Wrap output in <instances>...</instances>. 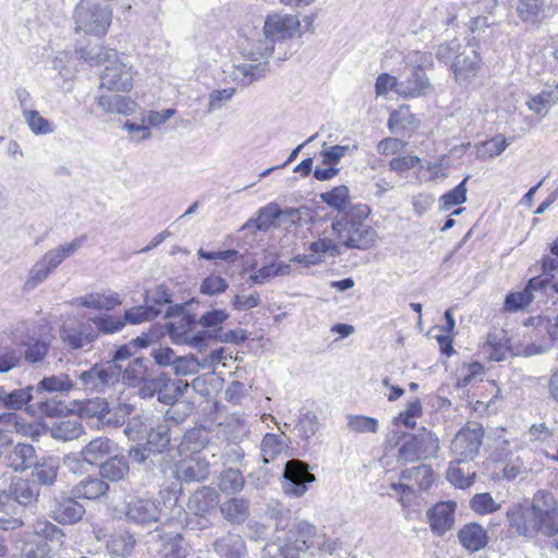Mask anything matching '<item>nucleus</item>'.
Masks as SVG:
<instances>
[{
    "label": "nucleus",
    "mask_w": 558,
    "mask_h": 558,
    "mask_svg": "<svg viewBox=\"0 0 558 558\" xmlns=\"http://www.w3.org/2000/svg\"><path fill=\"white\" fill-rule=\"evenodd\" d=\"M461 545L469 551H478L488 543L486 531L477 523L464 525L458 533Z\"/></svg>",
    "instance_id": "obj_36"
},
{
    "label": "nucleus",
    "mask_w": 558,
    "mask_h": 558,
    "mask_svg": "<svg viewBox=\"0 0 558 558\" xmlns=\"http://www.w3.org/2000/svg\"><path fill=\"white\" fill-rule=\"evenodd\" d=\"M244 486V477L240 470L228 468L221 472L219 487L226 494H235Z\"/></svg>",
    "instance_id": "obj_57"
},
{
    "label": "nucleus",
    "mask_w": 558,
    "mask_h": 558,
    "mask_svg": "<svg viewBox=\"0 0 558 558\" xmlns=\"http://www.w3.org/2000/svg\"><path fill=\"white\" fill-rule=\"evenodd\" d=\"M234 421L239 425V433L228 437V444L220 454V459L225 464H235L244 458V450L240 442L247 436L250 428L245 418H232V422Z\"/></svg>",
    "instance_id": "obj_26"
},
{
    "label": "nucleus",
    "mask_w": 558,
    "mask_h": 558,
    "mask_svg": "<svg viewBox=\"0 0 558 558\" xmlns=\"http://www.w3.org/2000/svg\"><path fill=\"white\" fill-rule=\"evenodd\" d=\"M509 525L515 532L527 539L536 537L539 533L550 534L555 532L546 524L532 506L523 507L521 505H512L507 511Z\"/></svg>",
    "instance_id": "obj_6"
},
{
    "label": "nucleus",
    "mask_w": 558,
    "mask_h": 558,
    "mask_svg": "<svg viewBox=\"0 0 558 558\" xmlns=\"http://www.w3.org/2000/svg\"><path fill=\"white\" fill-rule=\"evenodd\" d=\"M77 498L69 497L57 502L52 510V518L61 524H74L78 522L84 513L85 508Z\"/></svg>",
    "instance_id": "obj_33"
},
{
    "label": "nucleus",
    "mask_w": 558,
    "mask_h": 558,
    "mask_svg": "<svg viewBox=\"0 0 558 558\" xmlns=\"http://www.w3.org/2000/svg\"><path fill=\"white\" fill-rule=\"evenodd\" d=\"M108 401L105 398H92L80 405V416L85 418L96 417L102 424Z\"/></svg>",
    "instance_id": "obj_60"
},
{
    "label": "nucleus",
    "mask_w": 558,
    "mask_h": 558,
    "mask_svg": "<svg viewBox=\"0 0 558 558\" xmlns=\"http://www.w3.org/2000/svg\"><path fill=\"white\" fill-rule=\"evenodd\" d=\"M75 29L87 35L104 36L112 21V11L96 0H81L75 7Z\"/></svg>",
    "instance_id": "obj_4"
},
{
    "label": "nucleus",
    "mask_w": 558,
    "mask_h": 558,
    "mask_svg": "<svg viewBox=\"0 0 558 558\" xmlns=\"http://www.w3.org/2000/svg\"><path fill=\"white\" fill-rule=\"evenodd\" d=\"M463 460L451 461L447 470V480L459 488H468L473 484L474 472L461 466Z\"/></svg>",
    "instance_id": "obj_53"
},
{
    "label": "nucleus",
    "mask_w": 558,
    "mask_h": 558,
    "mask_svg": "<svg viewBox=\"0 0 558 558\" xmlns=\"http://www.w3.org/2000/svg\"><path fill=\"white\" fill-rule=\"evenodd\" d=\"M210 432L204 427H195L187 430L180 445L179 451L181 454L192 453L202 454L207 453L214 463H218L217 447L209 442Z\"/></svg>",
    "instance_id": "obj_13"
},
{
    "label": "nucleus",
    "mask_w": 558,
    "mask_h": 558,
    "mask_svg": "<svg viewBox=\"0 0 558 558\" xmlns=\"http://www.w3.org/2000/svg\"><path fill=\"white\" fill-rule=\"evenodd\" d=\"M438 448L436 435L423 428L404 441L399 449V458L405 462H414L433 457Z\"/></svg>",
    "instance_id": "obj_10"
},
{
    "label": "nucleus",
    "mask_w": 558,
    "mask_h": 558,
    "mask_svg": "<svg viewBox=\"0 0 558 558\" xmlns=\"http://www.w3.org/2000/svg\"><path fill=\"white\" fill-rule=\"evenodd\" d=\"M469 179L470 175H466L453 190L440 197V210L448 211L453 206L461 205L466 202V181Z\"/></svg>",
    "instance_id": "obj_59"
},
{
    "label": "nucleus",
    "mask_w": 558,
    "mask_h": 558,
    "mask_svg": "<svg viewBox=\"0 0 558 558\" xmlns=\"http://www.w3.org/2000/svg\"><path fill=\"white\" fill-rule=\"evenodd\" d=\"M160 517V508L157 502L147 498L132 499L125 510V518L135 524H149L157 522Z\"/></svg>",
    "instance_id": "obj_18"
},
{
    "label": "nucleus",
    "mask_w": 558,
    "mask_h": 558,
    "mask_svg": "<svg viewBox=\"0 0 558 558\" xmlns=\"http://www.w3.org/2000/svg\"><path fill=\"white\" fill-rule=\"evenodd\" d=\"M532 508L536 513L544 519L547 525L554 531L558 526V505L554 495L548 490H537L533 496Z\"/></svg>",
    "instance_id": "obj_21"
},
{
    "label": "nucleus",
    "mask_w": 558,
    "mask_h": 558,
    "mask_svg": "<svg viewBox=\"0 0 558 558\" xmlns=\"http://www.w3.org/2000/svg\"><path fill=\"white\" fill-rule=\"evenodd\" d=\"M282 490L293 498L303 496L308 490V485L316 481L314 474L310 472L307 463L301 460H289L282 474Z\"/></svg>",
    "instance_id": "obj_9"
},
{
    "label": "nucleus",
    "mask_w": 558,
    "mask_h": 558,
    "mask_svg": "<svg viewBox=\"0 0 558 558\" xmlns=\"http://www.w3.org/2000/svg\"><path fill=\"white\" fill-rule=\"evenodd\" d=\"M50 432L54 439L70 441L83 435L84 427L78 417H70L54 423Z\"/></svg>",
    "instance_id": "obj_43"
},
{
    "label": "nucleus",
    "mask_w": 558,
    "mask_h": 558,
    "mask_svg": "<svg viewBox=\"0 0 558 558\" xmlns=\"http://www.w3.org/2000/svg\"><path fill=\"white\" fill-rule=\"evenodd\" d=\"M84 241V236L75 238L69 243L49 250L40 258L48 268L53 271L65 258L73 255L80 247H82Z\"/></svg>",
    "instance_id": "obj_39"
},
{
    "label": "nucleus",
    "mask_w": 558,
    "mask_h": 558,
    "mask_svg": "<svg viewBox=\"0 0 558 558\" xmlns=\"http://www.w3.org/2000/svg\"><path fill=\"white\" fill-rule=\"evenodd\" d=\"M138 395L143 399H150L154 396H157L158 401L162 403V392L167 390V374L161 373L151 378H144L142 383L138 385Z\"/></svg>",
    "instance_id": "obj_50"
},
{
    "label": "nucleus",
    "mask_w": 558,
    "mask_h": 558,
    "mask_svg": "<svg viewBox=\"0 0 558 558\" xmlns=\"http://www.w3.org/2000/svg\"><path fill=\"white\" fill-rule=\"evenodd\" d=\"M286 526H289L286 536L292 537V543L298 542L303 547L301 554H305V550L311 548L320 549L325 544L322 536L318 535L316 526L307 521L294 520L291 524L287 523L282 529Z\"/></svg>",
    "instance_id": "obj_17"
},
{
    "label": "nucleus",
    "mask_w": 558,
    "mask_h": 558,
    "mask_svg": "<svg viewBox=\"0 0 558 558\" xmlns=\"http://www.w3.org/2000/svg\"><path fill=\"white\" fill-rule=\"evenodd\" d=\"M135 546V538L128 532L113 534L107 542L109 553L118 557H128Z\"/></svg>",
    "instance_id": "obj_51"
},
{
    "label": "nucleus",
    "mask_w": 558,
    "mask_h": 558,
    "mask_svg": "<svg viewBox=\"0 0 558 558\" xmlns=\"http://www.w3.org/2000/svg\"><path fill=\"white\" fill-rule=\"evenodd\" d=\"M109 485L102 477L87 476L75 484L71 490L75 498L98 499L107 494Z\"/></svg>",
    "instance_id": "obj_35"
},
{
    "label": "nucleus",
    "mask_w": 558,
    "mask_h": 558,
    "mask_svg": "<svg viewBox=\"0 0 558 558\" xmlns=\"http://www.w3.org/2000/svg\"><path fill=\"white\" fill-rule=\"evenodd\" d=\"M118 451L117 444L107 437H97L90 440L82 450L81 454L88 464L110 458Z\"/></svg>",
    "instance_id": "obj_30"
},
{
    "label": "nucleus",
    "mask_w": 558,
    "mask_h": 558,
    "mask_svg": "<svg viewBox=\"0 0 558 558\" xmlns=\"http://www.w3.org/2000/svg\"><path fill=\"white\" fill-rule=\"evenodd\" d=\"M221 514L232 523H243L250 515L248 501L244 498H230L220 506Z\"/></svg>",
    "instance_id": "obj_44"
},
{
    "label": "nucleus",
    "mask_w": 558,
    "mask_h": 558,
    "mask_svg": "<svg viewBox=\"0 0 558 558\" xmlns=\"http://www.w3.org/2000/svg\"><path fill=\"white\" fill-rule=\"evenodd\" d=\"M146 377V366L142 359H134L125 369L121 371V378L128 386H138Z\"/></svg>",
    "instance_id": "obj_61"
},
{
    "label": "nucleus",
    "mask_w": 558,
    "mask_h": 558,
    "mask_svg": "<svg viewBox=\"0 0 558 558\" xmlns=\"http://www.w3.org/2000/svg\"><path fill=\"white\" fill-rule=\"evenodd\" d=\"M133 411L134 407L130 403L122 402L113 408H110L108 404L102 425L111 427L122 426Z\"/></svg>",
    "instance_id": "obj_55"
},
{
    "label": "nucleus",
    "mask_w": 558,
    "mask_h": 558,
    "mask_svg": "<svg viewBox=\"0 0 558 558\" xmlns=\"http://www.w3.org/2000/svg\"><path fill=\"white\" fill-rule=\"evenodd\" d=\"M481 62V56L476 50L464 48L458 60L452 63L451 71L459 83L468 82L476 75Z\"/></svg>",
    "instance_id": "obj_25"
},
{
    "label": "nucleus",
    "mask_w": 558,
    "mask_h": 558,
    "mask_svg": "<svg viewBox=\"0 0 558 558\" xmlns=\"http://www.w3.org/2000/svg\"><path fill=\"white\" fill-rule=\"evenodd\" d=\"M97 106L106 113L131 116L136 110V102L130 97L113 94L112 92H102L97 97Z\"/></svg>",
    "instance_id": "obj_22"
},
{
    "label": "nucleus",
    "mask_w": 558,
    "mask_h": 558,
    "mask_svg": "<svg viewBox=\"0 0 558 558\" xmlns=\"http://www.w3.org/2000/svg\"><path fill=\"white\" fill-rule=\"evenodd\" d=\"M320 198L329 207L336 209L337 214L347 213L350 206H354L350 202L349 189L345 185H338L330 191L322 193Z\"/></svg>",
    "instance_id": "obj_46"
},
{
    "label": "nucleus",
    "mask_w": 558,
    "mask_h": 558,
    "mask_svg": "<svg viewBox=\"0 0 558 558\" xmlns=\"http://www.w3.org/2000/svg\"><path fill=\"white\" fill-rule=\"evenodd\" d=\"M106 63L100 75V90L129 92L133 87V68L124 62L116 50H107L96 56L95 63Z\"/></svg>",
    "instance_id": "obj_3"
},
{
    "label": "nucleus",
    "mask_w": 558,
    "mask_h": 558,
    "mask_svg": "<svg viewBox=\"0 0 558 558\" xmlns=\"http://www.w3.org/2000/svg\"><path fill=\"white\" fill-rule=\"evenodd\" d=\"M308 250L313 255H316L315 257L319 259V264L325 255L336 257L341 254V245L336 236L332 235V231L330 233L327 231L323 232L317 241L310 244Z\"/></svg>",
    "instance_id": "obj_42"
},
{
    "label": "nucleus",
    "mask_w": 558,
    "mask_h": 558,
    "mask_svg": "<svg viewBox=\"0 0 558 558\" xmlns=\"http://www.w3.org/2000/svg\"><path fill=\"white\" fill-rule=\"evenodd\" d=\"M209 458L207 453H202L182 459L175 465V477L186 483L206 480L210 473V466L215 464Z\"/></svg>",
    "instance_id": "obj_14"
},
{
    "label": "nucleus",
    "mask_w": 558,
    "mask_h": 558,
    "mask_svg": "<svg viewBox=\"0 0 558 558\" xmlns=\"http://www.w3.org/2000/svg\"><path fill=\"white\" fill-rule=\"evenodd\" d=\"M160 314V311L150 305H140L128 308L124 312L123 318L125 325L132 324L137 325L144 322L155 319Z\"/></svg>",
    "instance_id": "obj_58"
},
{
    "label": "nucleus",
    "mask_w": 558,
    "mask_h": 558,
    "mask_svg": "<svg viewBox=\"0 0 558 558\" xmlns=\"http://www.w3.org/2000/svg\"><path fill=\"white\" fill-rule=\"evenodd\" d=\"M175 311L180 313V317L167 325L169 337L175 344H187L192 348L201 349L205 345L207 332H195V328L198 325L197 317L194 314L184 312L181 305H177Z\"/></svg>",
    "instance_id": "obj_7"
},
{
    "label": "nucleus",
    "mask_w": 558,
    "mask_h": 558,
    "mask_svg": "<svg viewBox=\"0 0 558 558\" xmlns=\"http://www.w3.org/2000/svg\"><path fill=\"white\" fill-rule=\"evenodd\" d=\"M51 270L48 266L39 258L29 269L27 279L24 282L23 290L32 291L37 286L43 283L51 275Z\"/></svg>",
    "instance_id": "obj_63"
},
{
    "label": "nucleus",
    "mask_w": 558,
    "mask_h": 558,
    "mask_svg": "<svg viewBox=\"0 0 558 558\" xmlns=\"http://www.w3.org/2000/svg\"><path fill=\"white\" fill-rule=\"evenodd\" d=\"M549 8L545 0H519L517 13L520 20L531 26H538L547 16Z\"/></svg>",
    "instance_id": "obj_31"
},
{
    "label": "nucleus",
    "mask_w": 558,
    "mask_h": 558,
    "mask_svg": "<svg viewBox=\"0 0 558 558\" xmlns=\"http://www.w3.org/2000/svg\"><path fill=\"white\" fill-rule=\"evenodd\" d=\"M214 549L221 558H241L245 554L241 536L231 533L217 539Z\"/></svg>",
    "instance_id": "obj_41"
},
{
    "label": "nucleus",
    "mask_w": 558,
    "mask_h": 558,
    "mask_svg": "<svg viewBox=\"0 0 558 558\" xmlns=\"http://www.w3.org/2000/svg\"><path fill=\"white\" fill-rule=\"evenodd\" d=\"M301 23L296 15L269 14L264 23L263 39H258L250 48V56L254 60L268 59L275 48L276 41L291 39L299 33Z\"/></svg>",
    "instance_id": "obj_2"
},
{
    "label": "nucleus",
    "mask_w": 558,
    "mask_h": 558,
    "mask_svg": "<svg viewBox=\"0 0 558 558\" xmlns=\"http://www.w3.org/2000/svg\"><path fill=\"white\" fill-rule=\"evenodd\" d=\"M244 62L233 65L231 77L238 84L248 86L265 77L268 70V59H252L250 49L244 53Z\"/></svg>",
    "instance_id": "obj_15"
},
{
    "label": "nucleus",
    "mask_w": 558,
    "mask_h": 558,
    "mask_svg": "<svg viewBox=\"0 0 558 558\" xmlns=\"http://www.w3.org/2000/svg\"><path fill=\"white\" fill-rule=\"evenodd\" d=\"M347 427L354 433H376L378 421L364 415H348Z\"/></svg>",
    "instance_id": "obj_64"
},
{
    "label": "nucleus",
    "mask_w": 558,
    "mask_h": 558,
    "mask_svg": "<svg viewBox=\"0 0 558 558\" xmlns=\"http://www.w3.org/2000/svg\"><path fill=\"white\" fill-rule=\"evenodd\" d=\"M76 305L98 310V311H111L121 304V300L118 293H110L104 295L100 293H89L84 296L75 299Z\"/></svg>",
    "instance_id": "obj_40"
},
{
    "label": "nucleus",
    "mask_w": 558,
    "mask_h": 558,
    "mask_svg": "<svg viewBox=\"0 0 558 558\" xmlns=\"http://www.w3.org/2000/svg\"><path fill=\"white\" fill-rule=\"evenodd\" d=\"M81 388L86 392L105 393L121 379V366L114 362L94 364L88 369L76 372Z\"/></svg>",
    "instance_id": "obj_5"
},
{
    "label": "nucleus",
    "mask_w": 558,
    "mask_h": 558,
    "mask_svg": "<svg viewBox=\"0 0 558 558\" xmlns=\"http://www.w3.org/2000/svg\"><path fill=\"white\" fill-rule=\"evenodd\" d=\"M10 494L13 500L14 509H16L15 504L27 506L36 501L39 495V490L28 481L19 480L12 484Z\"/></svg>",
    "instance_id": "obj_47"
},
{
    "label": "nucleus",
    "mask_w": 558,
    "mask_h": 558,
    "mask_svg": "<svg viewBox=\"0 0 558 558\" xmlns=\"http://www.w3.org/2000/svg\"><path fill=\"white\" fill-rule=\"evenodd\" d=\"M303 547L292 537H278L277 541L266 544L263 549V558H300Z\"/></svg>",
    "instance_id": "obj_34"
},
{
    "label": "nucleus",
    "mask_w": 558,
    "mask_h": 558,
    "mask_svg": "<svg viewBox=\"0 0 558 558\" xmlns=\"http://www.w3.org/2000/svg\"><path fill=\"white\" fill-rule=\"evenodd\" d=\"M456 502L441 501L436 504L427 512L432 531L441 536L451 530L454 523Z\"/></svg>",
    "instance_id": "obj_20"
},
{
    "label": "nucleus",
    "mask_w": 558,
    "mask_h": 558,
    "mask_svg": "<svg viewBox=\"0 0 558 558\" xmlns=\"http://www.w3.org/2000/svg\"><path fill=\"white\" fill-rule=\"evenodd\" d=\"M397 86L402 97L425 96L432 90V84L423 71H412L405 80H399Z\"/></svg>",
    "instance_id": "obj_32"
},
{
    "label": "nucleus",
    "mask_w": 558,
    "mask_h": 558,
    "mask_svg": "<svg viewBox=\"0 0 558 558\" xmlns=\"http://www.w3.org/2000/svg\"><path fill=\"white\" fill-rule=\"evenodd\" d=\"M75 384L69 378L68 375L59 374L49 377H44L39 383L35 392L37 395L43 391L48 392H69L74 389Z\"/></svg>",
    "instance_id": "obj_52"
},
{
    "label": "nucleus",
    "mask_w": 558,
    "mask_h": 558,
    "mask_svg": "<svg viewBox=\"0 0 558 558\" xmlns=\"http://www.w3.org/2000/svg\"><path fill=\"white\" fill-rule=\"evenodd\" d=\"M60 338L71 350H78L92 345L97 340L98 333L89 323L82 324L78 327L63 325L60 330Z\"/></svg>",
    "instance_id": "obj_19"
},
{
    "label": "nucleus",
    "mask_w": 558,
    "mask_h": 558,
    "mask_svg": "<svg viewBox=\"0 0 558 558\" xmlns=\"http://www.w3.org/2000/svg\"><path fill=\"white\" fill-rule=\"evenodd\" d=\"M463 49L459 40L454 38L439 44L435 49V57L451 69L452 63L458 60Z\"/></svg>",
    "instance_id": "obj_54"
},
{
    "label": "nucleus",
    "mask_w": 558,
    "mask_h": 558,
    "mask_svg": "<svg viewBox=\"0 0 558 558\" xmlns=\"http://www.w3.org/2000/svg\"><path fill=\"white\" fill-rule=\"evenodd\" d=\"M35 449L29 444H13L9 435L0 434V468L23 471L34 463Z\"/></svg>",
    "instance_id": "obj_8"
},
{
    "label": "nucleus",
    "mask_w": 558,
    "mask_h": 558,
    "mask_svg": "<svg viewBox=\"0 0 558 558\" xmlns=\"http://www.w3.org/2000/svg\"><path fill=\"white\" fill-rule=\"evenodd\" d=\"M218 502L219 499L216 489L209 486H204L190 497L187 507L195 515H199L201 519L205 521L202 523V526L206 527L208 523L206 513L215 509Z\"/></svg>",
    "instance_id": "obj_23"
},
{
    "label": "nucleus",
    "mask_w": 558,
    "mask_h": 558,
    "mask_svg": "<svg viewBox=\"0 0 558 558\" xmlns=\"http://www.w3.org/2000/svg\"><path fill=\"white\" fill-rule=\"evenodd\" d=\"M96 328V332L104 335H114L120 332L124 327L123 316H117L108 313L93 316L88 319Z\"/></svg>",
    "instance_id": "obj_48"
},
{
    "label": "nucleus",
    "mask_w": 558,
    "mask_h": 558,
    "mask_svg": "<svg viewBox=\"0 0 558 558\" xmlns=\"http://www.w3.org/2000/svg\"><path fill=\"white\" fill-rule=\"evenodd\" d=\"M158 544L159 558H186L189 554L187 544L177 532L158 533Z\"/></svg>",
    "instance_id": "obj_27"
},
{
    "label": "nucleus",
    "mask_w": 558,
    "mask_h": 558,
    "mask_svg": "<svg viewBox=\"0 0 558 558\" xmlns=\"http://www.w3.org/2000/svg\"><path fill=\"white\" fill-rule=\"evenodd\" d=\"M483 350L490 361L500 362L506 360L510 352V344L505 330L495 329L490 331L487 335Z\"/></svg>",
    "instance_id": "obj_37"
},
{
    "label": "nucleus",
    "mask_w": 558,
    "mask_h": 558,
    "mask_svg": "<svg viewBox=\"0 0 558 558\" xmlns=\"http://www.w3.org/2000/svg\"><path fill=\"white\" fill-rule=\"evenodd\" d=\"M229 288L227 279L218 274H210L205 277L199 286V293L207 296H215L225 293Z\"/></svg>",
    "instance_id": "obj_62"
},
{
    "label": "nucleus",
    "mask_w": 558,
    "mask_h": 558,
    "mask_svg": "<svg viewBox=\"0 0 558 558\" xmlns=\"http://www.w3.org/2000/svg\"><path fill=\"white\" fill-rule=\"evenodd\" d=\"M130 472L129 461L124 456L114 453L99 466V474L102 480L119 482L124 480Z\"/></svg>",
    "instance_id": "obj_38"
},
{
    "label": "nucleus",
    "mask_w": 558,
    "mask_h": 558,
    "mask_svg": "<svg viewBox=\"0 0 558 558\" xmlns=\"http://www.w3.org/2000/svg\"><path fill=\"white\" fill-rule=\"evenodd\" d=\"M35 388L26 386L24 388L8 391L3 386H0V409L9 411H19L25 408L31 410V403L36 397L34 395Z\"/></svg>",
    "instance_id": "obj_24"
},
{
    "label": "nucleus",
    "mask_w": 558,
    "mask_h": 558,
    "mask_svg": "<svg viewBox=\"0 0 558 558\" xmlns=\"http://www.w3.org/2000/svg\"><path fill=\"white\" fill-rule=\"evenodd\" d=\"M544 286V279L539 277L532 278L522 291L507 295L505 300V308L509 312H517L525 308L533 301L534 292L543 289Z\"/></svg>",
    "instance_id": "obj_29"
},
{
    "label": "nucleus",
    "mask_w": 558,
    "mask_h": 558,
    "mask_svg": "<svg viewBox=\"0 0 558 558\" xmlns=\"http://www.w3.org/2000/svg\"><path fill=\"white\" fill-rule=\"evenodd\" d=\"M371 209L366 204L350 206L347 213L331 220L332 235L345 248L368 250L377 239L376 230L367 223Z\"/></svg>",
    "instance_id": "obj_1"
},
{
    "label": "nucleus",
    "mask_w": 558,
    "mask_h": 558,
    "mask_svg": "<svg viewBox=\"0 0 558 558\" xmlns=\"http://www.w3.org/2000/svg\"><path fill=\"white\" fill-rule=\"evenodd\" d=\"M38 539L32 541L23 548V558H51L52 548L48 541L60 542L63 536L60 529L50 522H39L36 526Z\"/></svg>",
    "instance_id": "obj_12"
},
{
    "label": "nucleus",
    "mask_w": 558,
    "mask_h": 558,
    "mask_svg": "<svg viewBox=\"0 0 558 558\" xmlns=\"http://www.w3.org/2000/svg\"><path fill=\"white\" fill-rule=\"evenodd\" d=\"M33 476L43 485H52L57 478L60 468L59 459L46 457L38 462L34 461Z\"/></svg>",
    "instance_id": "obj_45"
},
{
    "label": "nucleus",
    "mask_w": 558,
    "mask_h": 558,
    "mask_svg": "<svg viewBox=\"0 0 558 558\" xmlns=\"http://www.w3.org/2000/svg\"><path fill=\"white\" fill-rule=\"evenodd\" d=\"M22 117L34 135H49L54 132V124L37 110L23 109Z\"/></svg>",
    "instance_id": "obj_49"
},
{
    "label": "nucleus",
    "mask_w": 558,
    "mask_h": 558,
    "mask_svg": "<svg viewBox=\"0 0 558 558\" xmlns=\"http://www.w3.org/2000/svg\"><path fill=\"white\" fill-rule=\"evenodd\" d=\"M523 450H512L509 448L508 442H504L501 447H498L493 456L497 463L500 465L502 475L508 481L514 480L517 476L525 471Z\"/></svg>",
    "instance_id": "obj_16"
},
{
    "label": "nucleus",
    "mask_w": 558,
    "mask_h": 558,
    "mask_svg": "<svg viewBox=\"0 0 558 558\" xmlns=\"http://www.w3.org/2000/svg\"><path fill=\"white\" fill-rule=\"evenodd\" d=\"M284 449L280 435L266 434L260 444V454L264 463L274 461Z\"/></svg>",
    "instance_id": "obj_56"
},
{
    "label": "nucleus",
    "mask_w": 558,
    "mask_h": 558,
    "mask_svg": "<svg viewBox=\"0 0 558 558\" xmlns=\"http://www.w3.org/2000/svg\"><path fill=\"white\" fill-rule=\"evenodd\" d=\"M171 438V423L166 418L157 422L146 432L148 451L158 453L166 451L170 446Z\"/></svg>",
    "instance_id": "obj_28"
},
{
    "label": "nucleus",
    "mask_w": 558,
    "mask_h": 558,
    "mask_svg": "<svg viewBox=\"0 0 558 558\" xmlns=\"http://www.w3.org/2000/svg\"><path fill=\"white\" fill-rule=\"evenodd\" d=\"M484 436L482 424L469 422L460 429L451 442L452 452L459 457L458 460H473L480 453Z\"/></svg>",
    "instance_id": "obj_11"
}]
</instances>
